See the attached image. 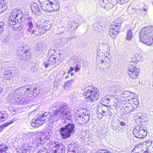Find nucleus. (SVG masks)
Returning <instances> with one entry per match:
<instances>
[{
  "label": "nucleus",
  "mask_w": 153,
  "mask_h": 153,
  "mask_svg": "<svg viewBox=\"0 0 153 153\" xmlns=\"http://www.w3.org/2000/svg\"><path fill=\"white\" fill-rule=\"evenodd\" d=\"M13 74H10L4 76V79L6 80H12V78H13Z\"/></svg>",
  "instance_id": "obj_38"
},
{
  "label": "nucleus",
  "mask_w": 153,
  "mask_h": 153,
  "mask_svg": "<svg viewBox=\"0 0 153 153\" xmlns=\"http://www.w3.org/2000/svg\"><path fill=\"white\" fill-rule=\"evenodd\" d=\"M57 58L56 57H51L48 59V62H51V64H52V62L54 60H56Z\"/></svg>",
  "instance_id": "obj_42"
},
{
  "label": "nucleus",
  "mask_w": 153,
  "mask_h": 153,
  "mask_svg": "<svg viewBox=\"0 0 153 153\" xmlns=\"http://www.w3.org/2000/svg\"><path fill=\"white\" fill-rule=\"evenodd\" d=\"M96 153H111L109 151L105 149L99 150L96 152Z\"/></svg>",
  "instance_id": "obj_40"
},
{
  "label": "nucleus",
  "mask_w": 153,
  "mask_h": 153,
  "mask_svg": "<svg viewBox=\"0 0 153 153\" xmlns=\"http://www.w3.org/2000/svg\"><path fill=\"white\" fill-rule=\"evenodd\" d=\"M51 62H48V60L46 62H44V65L45 66V68H47L50 65Z\"/></svg>",
  "instance_id": "obj_47"
},
{
  "label": "nucleus",
  "mask_w": 153,
  "mask_h": 153,
  "mask_svg": "<svg viewBox=\"0 0 153 153\" xmlns=\"http://www.w3.org/2000/svg\"><path fill=\"white\" fill-rule=\"evenodd\" d=\"M35 111H36L35 110L33 111L32 112H31V114H36V113H35Z\"/></svg>",
  "instance_id": "obj_64"
},
{
  "label": "nucleus",
  "mask_w": 153,
  "mask_h": 153,
  "mask_svg": "<svg viewBox=\"0 0 153 153\" xmlns=\"http://www.w3.org/2000/svg\"><path fill=\"white\" fill-rule=\"evenodd\" d=\"M99 90L96 88L90 86L84 90L83 95L85 96V102H91L97 100L99 97Z\"/></svg>",
  "instance_id": "obj_3"
},
{
  "label": "nucleus",
  "mask_w": 153,
  "mask_h": 153,
  "mask_svg": "<svg viewBox=\"0 0 153 153\" xmlns=\"http://www.w3.org/2000/svg\"><path fill=\"white\" fill-rule=\"evenodd\" d=\"M120 124L122 126H124L125 125V123L123 122H120Z\"/></svg>",
  "instance_id": "obj_62"
},
{
  "label": "nucleus",
  "mask_w": 153,
  "mask_h": 153,
  "mask_svg": "<svg viewBox=\"0 0 153 153\" xmlns=\"http://www.w3.org/2000/svg\"><path fill=\"white\" fill-rule=\"evenodd\" d=\"M128 99H129L126 98V99L124 100L121 99L120 102H119V101L117 102V103L114 104V105L116 107H118V106L119 105L121 107L123 108L122 106H124V107L126 106L127 105L129 104V102L127 101Z\"/></svg>",
  "instance_id": "obj_17"
},
{
  "label": "nucleus",
  "mask_w": 153,
  "mask_h": 153,
  "mask_svg": "<svg viewBox=\"0 0 153 153\" xmlns=\"http://www.w3.org/2000/svg\"><path fill=\"white\" fill-rule=\"evenodd\" d=\"M132 93H131L130 91H125L124 92L123 94V95L124 96L123 97V99L125 98H128V97H130L131 94H132Z\"/></svg>",
  "instance_id": "obj_32"
},
{
  "label": "nucleus",
  "mask_w": 153,
  "mask_h": 153,
  "mask_svg": "<svg viewBox=\"0 0 153 153\" xmlns=\"http://www.w3.org/2000/svg\"><path fill=\"white\" fill-rule=\"evenodd\" d=\"M51 136V135L49 132H46L41 136V138L42 139L43 141L50 139Z\"/></svg>",
  "instance_id": "obj_28"
},
{
  "label": "nucleus",
  "mask_w": 153,
  "mask_h": 153,
  "mask_svg": "<svg viewBox=\"0 0 153 153\" xmlns=\"http://www.w3.org/2000/svg\"><path fill=\"white\" fill-rule=\"evenodd\" d=\"M144 118V117L143 116L139 117L138 115H136L134 117V120L136 122L137 121L139 122V121H142V120H141L143 119Z\"/></svg>",
  "instance_id": "obj_37"
},
{
  "label": "nucleus",
  "mask_w": 153,
  "mask_h": 153,
  "mask_svg": "<svg viewBox=\"0 0 153 153\" xmlns=\"http://www.w3.org/2000/svg\"><path fill=\"white\" fill-rule=\"evenodd\" d=\"M140 70L134 65L130 64L128 65V73L130 77L134 79L137 77Z\"/></svg>",
  "instance_id": "obj_10"
},
{
  "label": "nucleus",
  "mask_w": 153,
  "mask_h": 153,
  "mask_svg": "<svg viewBox=\"0 0 153 153\" xmlns=\"http://www.w3.org/2000/svg\"><path fill=\"white\" fill-rule=\"evenodd\" d=\"M49 1V3L50 4V5L52 6V4H56V2H58L57 0H48Z\"/></svg>",
  "instance_id": "obj_43"
},
{
  "label": "nucleus",
  "mask_w": 153,
  "mask_h": 153,
  "mask_svg": "<svg viewBox=\"0 0 153 153\" xmlns=\"http://www.w3.org/2000/svg\"><path fill=\"white\" fill-rule=\"evenodd\" d=\"M78 111L79 112L81 111V114L83 115H88V112L87 111V109L85 108H79Z\"/></svg>",
  "instance_id": "obj_36"
},
{
  "label": "nucleus",
  "mask_w": 153,
  "mask_h": 153,
  "mask_svg": "<svg viewBox=\"0 0 153 153\" xmlns=\"http://www.w3.org/2000/svg\"><path fill=\"white\" fill-rule=\"evenodd\" d=\"M53 84L54 86H56V87L57 86V83L56 82H54Z\"/></svg>",
  "instance_id": "obj_63"
},
{
  "label": "nucleus",
  "mask_w": 153,
  "mask_h": 153,
  "mask_svg": "<svg viewBox=\"0 0 153 153\" xmlns=\"http://www.w3.org/2000/svg\"><path fill=\"white\" fill-rule=\"evenodd\" d=\"M93 25L94 30L97 32H100L102 30V27L99 24H94Z\"/></svg>",
  "instance_id": "obj_25"
},
{
  "label": "nucleus",
  "mask_w": 153,
  "mask_h": 153,
  "mask_svg": "<svg viewBox=\"0 0 153 153\" xmlns=\"http://www.w3.org/2000/svg\"><path fill=\"white\" fill-rule=\"evenodd\" d=\"M7 9V5H0V14L5 11Z\"/></svg>",
  "instance_id": "obj_34"
},
{
  "label": "nucleus",
  "mask_w": 153,
  "mask_h": 153,
  "mask_svg": "<svg viewBox=\"0 0 153 153\" xmlns=\"http://www.w3.org/2000/svg\"><path fill=\"white\" fill-rule=\"evenodd\" d=\"M30 89L29 88H27L26 89V91L24 92V94L25 95H27V91H29L30 90Z\"/></svg>",
  "instance_id": "obj_58"
},
{
  "label": "nucleus",
  "mask_w": 153,
  "mask_h": 153,
  "mask_svg": "<svg viewBox=\"0 0 153 153\" xmlns=\"http://www.w3.org/2000/svg\"><path fill=\"white\" fill-rule=\"evenodd\" d=\"M140 41L148 46L153 43V26L145 27L140 31Z\"/></svg>",
  "instance_id": "obj_2"
},
{
  "label": "nucleus",
  "mask_w": 153,
  "mask_h": 153,
  "mask_svg": "<svg viewBox=\"0 0 153 153\" xmlns=\"http://www.w3.org/2000/svg\"><path fill=\"white\" fill-rule=\"evenodd\" d=\"M134 29V28H131L130 30H128V31L127 36L126 37V39L128 40H130L133 36L132 35V31Z\"/></svg>",
  "instance_id": "obj_26"
},
{
  "label": "nucleus",
  "mask_w": 153,
  "mask_h": 153,
  "mask_svg": "<svg viewBox=\"0 0 153 153\" xmlns=\"http://www.w3.org/2000/svg\"><path fill=\"white\" fill-rule=\"evenodd\" d=\"M59 6L60 5L58 1L56 2V4H52V11L53 10L56 11L59 10Z\"/></svg>",
  "instance_id": "obj_33"
},
{
  "label": "nucleus",
  "mask_w": 153,
  "mask_h": 153,
  "mask_svg": "<svg viewBox=\"0 0 153 153\" xmlns=\"http://www.w3.org/2000/svg\"><path fill=\"white\" fill-rule=\"evenodd\" d=\"M147 129L144 126H140L139 130L135 128L133 130V134L137 138L142 139L145 137L147 134Z\"/></svg>",
  "instance_id": "obj_9"
},
{
  "label": "nucleus",
  "mask_w": 153,
  "mask_h": 153,
  "mask_svg": "<svg viewBox=\"0 0 153 153\" xmlns=\"http://www.w3.org/2000/svg\"><path fill=\"white\" fill-rule=\"evenodd\" d=\"M105 111L103 110V107H100L98 106L97 108V114H101L102 115L103 114H105Z\"/></svg>",
  "instance_id": "obj_31"
},
{
  "label": "nucleus",
  "mask_w": 153,
  "mask_h": 153,
  "mask_svg": "<svg viewBox=\"0 0 153 153\" xmlns=\"http://www.w3.org/2000/svg\"><path fill=\"white\" fill-rule=\"evenodd\" d=\"M17 20H15V21H8L9 25L11 27V28L13 29V30H18V26L19 23L17 22Z\"/></svg>",
  "instance_id": "obj_18"
},
{
  "label": "nucleus",
  "mask_w": 153,
  "mask_h": 153,
  "mask_svg": "<svg viewBox=\"0 0 153 153\" xmlns=\"http://www.w3.org/2000/svg\"><path fill=\"white\" fill-rule=\"evenodd\" d=\"M40 115L38 118H34L32 120V125L34 128H36L42 125L47 121L49 120L50 123L54 122L55 120L54 115Z\"/></svg>",
  "instance_id": "obj_5"
},
{
  "label": "nucleus",
  "mask_w": 153,
  "mask_h": 153,
  "mask_svg": "<svg viewBox=\"0 0 153 153\" xmlns=\"http://www.w3.org/2000/svg\"><path fill=\"white\" fill-rule=\"evenodd\" d=\"M117 2L121 4H124L128 1L129 0H117Z\"/></svg>",
  "instance_id": "obj_45"
},
{
  "label": "nucleus",
  "mask_w": 153,
  "mask_h": 153,
  "mask_svg": "<svg viewBox=\"0 0 153 153\" xmlns=\"http://www.w3.org/2000/svg\"><path fill=\"white\" fill-rule=\"evenodd\" d=\"M35 143H36L38 144H42V142L43 141L42 139L41 138V136H37L35 137H34L33 139Z\"/></svg>",
  "instance_id": "obj_27"
},
{
  "label": "nucleus",
  "mask_w": 153,
  "mask_h": 153,
  "mask_svg": "<svg viewBox=\"0 0 153 153\" xmlns=\"http://www.w3.org/2000/svg\"><path fill=\"white\" fill-rule=\"evenodd\" d=\"M73 82L74 80L73 79H71L65 83V86L69 87L72 85Z\"/></svg>",
  "instance_id": "obj_39"
},
{
  "label": "nucleus",
  "mask_w": 153,
  "mask_h": 153,
  "mask_svg": "<svg viewBox=\"0 0 153 153\" xmlns=\"http://www.w3.org/2000/svg\"><path fill=\"white\" fill-rule=\"evenodd\" d=\"M17 120L16 118H14L12 120H10V122L7 123H6L8 124V126L11 124V123H13L14 122L16 121Z\"/></svg>",
  "instance_id": "obj_46"
},
{
  "label": "nucleus",
  "mask_w": 153,
  "mask_h": 153,
  "mask_svg": "<svg viewBox=\"0 0 153 153\" xmlns=\"http://www.w3.org/2000/svg\"><path fill=\"white\" fill-rule=\"evenodd\" d=\"M4 26V22L0 21V29H2Z\"/></svg>",
  "instance_id": "obj_51"
},
{
  "label": "nucleus",
  "mask_w": 153,
  "mask_h": 153,
  "mask_svg": "<svg viewBox=\"0 0 153 153\" xmlns=\"http://www.w3.org/2000/svg\"><path fill=\"white\" fill-rule=\"evenodd\" d=\"M79 70V68L77 67V66H76L75 68V71L76 72H77Z\"/></svg>",
  "instance_id": "obj_60"
},
{
  "label": "nucleus",
  "mask_w": 153,
  "mask_h": 153,
  "mask_svg": "<svg viewBox=\"0 0 153 153\" xmlns=\"http://www.w3.org/2000/svg\"><path fill=\"white\" fill-rule=\"evenodd\" d=\"M110 99L109 98H103L101 101H100V103L102 105L105 106H108L107 105L110 102Z\"/></svg>",
  "instance_id": "obj_29"
},
{
  "label": "nucleus",
  "mask_w": 153,
  "mask_h": 153,
  "mask_svg": "<svg viewBox=\"0 0 153 153\" xmlns=\"http://www.w3.org/2000/svg\"><path fill=\"white\" fill-rule=\"evenodd\" d=\"M26 54L25 53L22 55V59L26 60V59H28V57H27V56L26 55Z\"/></svg>",
  "instance_id": "obj_50"
},
{
  "label": "nucleus",
  "mask_w": 153,
  "mask_h": 153,
  "mask_svg": "<svg viewBox=\"0 0 153 153\" xmlns=\"http://www.w3.org/2000/svg\"><path fill=\"white\" fill-rule=\"evenodd\" d=\"M131 99H128V101L129 102V105L132 107L133 109L137 108L139 105V102L136 98L134 97H130Z\"/></svg>",
  "instance_id": "obj_15"
},
{
  "label": "nucleus",
  "mask_w": 153,
  "mask_h": 153,
  "mask_svg": "<svg viewBox=\"0 0 153 153\" xmlns=\"http://www.w3.org/2000/svg\"><path fill=\"white\" fill-rule=\"evenodd\" d=\"M135 57L137 61L138 62H140L142 59V56L141 54L136 53L135 54Z\"/></svg>",
  "instance_id": "obj_35"
},
{
  "label": "nucleus",
  "mask_w": 153,
  "mask_h": 153,
  "mask_svg": "<svg viewBox=\"0 0 153 153\" xmlns=\"http://www.w3.org/2000/svg\"><path fill=\"white\" fill-rule=\"evenodd\" d=\"M17 96H19L18 98V101L20 104H26L31 101V98L27 95H21V94L20 93L18 95H17Z\"/></svg>",
  "instance_id": "obj_14"
},
{
  "label": "nucleus",
  "mask_w": 153,
  "mask_h": 153,
  "mask_svg": "<svg viewBox=\"0 0 153 153\" xmlns=\"http://www.w3.org/2000/svg\"><path fill=\"white\" fill-rule=\"evenodd\" d=\"M36 136H37L36 134L30 133L27 134H25L23 137L25 139L27 140L29 139L30 141H31L33 139L34 137H35Z\"/></svg>",
  "instance_id": "obj_20"
},
{
  "label": "nucleus",
  "mask_w": 153,
  "mask_h": 153,
  "mask_svg": "<svg viewBox=\"0 0 153 153\" xmlns=\"http://www.w3.org/2000/svg\"><path fill=\"white\" fill-rule=\"evenodd\" d=\"M53 110L54 115H68L70 114V110L66 103L64 102H57L54 105Z\"/></svg>",
  "instance_id": "obj_4"
},
{
  "label": "nucleus",
  "mask_w": 153,
  "mask_h": 153,
  "mask_svg": "<svg viewBox=\"0 0 153 153\" xmlns=\"http://www.w3.org/2000/svg\"><path fill=\"white\" fill-rule=\"evenodd\" d=\"M72 98H75L77 95V94L76 92H73L72 93Z\"/></svg>",
  "instance_id": "obj_55"
},
{
  "label": "nucleus",
  "mask_w": 153,
  "mask_h": 153,
  "mask_svg": "<svg viewBox=\"0 0 153 153\" xmlns=\"http://www.w3.org/2000/svg\"><path fill=\"white\" fill-rule=\"evenodd\" d=\"M143 153H153V151H151L149 150H146V151H143Z\"/></svg>",
  "instance_id": "obj_54"
},
{
  "label": "nucleus",
  "mask_w": 153,
  "mask_h": 153,
  "mask_svg": "<svg viewBox=\"0 0 153 153\" xmlns=\"http://www.w3.org/2000/svg\"><path fill=\"white\" fill-rule=\"evenodd\" d=\"M141 146V143L136 145L132 150V152H134L135 153H143V151L144 150H141L142 149Z\"/></svg>",
  "instance_id": "obj_19"
},
{
  "label": "nucleus",
  "mask_w": 153,
  "mask_h": 153,
  "mask_svg": "<svg viewBox=\"0 0 153 153\" xmlns=\"http://www.w3.org/2000/svg\"><path fill=\"white\" fill-rule=\"evenodd\" d=\"M102 46L98 48L97 50V54L100 53V51H101L102 53H107L109 50V46L107 43L103 44Z\"/></svg>",
  "instance_id": "obj_16"
},
{
  "label": "nucleus",
  "mask_w": 153,
  "mask_h": 153,
  "mask_svg": "<svg viewBox=\"0 0 153 153\" xmlns=\"http://www.w3.org/2000/svg\"><path fill=\"white\" fill-rule=\"evenodd\" d=\"M74 70V68L73 67H70V68L68 70V73L69 74L72 71Z\"/></svg>",
  "instance_id": "obj_59"
},
{
  "label": "nucleus",
  "mask_w": 153,
  "mask_h": 153,
  "mask_svg": "<svg viewBox=\"0 0 153 153\" xmlns=\"http://www.w3.org/2000/svg\"><path fill=\"white\" fill-rule=\"evenodd\" d=\"M23 17V14L22 12L19 9L15 8L13 9L12 10L11 14L8 21H15L19 20H21Z\"/></svg>",
  "instance_id": "obj_8"
},
{
  "label": "nucleus",
  "mask_w": 153,
  "mask_h": 153,
  "mask_svg": "<svg viewBox=\"0 0 153 153\" xmlns=\"http://www.w3.org/2000/svg\"><path fill=\"white\" fill-rule=\"evenodd\" d=\"M122 23V21L118 19L110 27L108 34L112 38L114 39L116 37L118 34L117 29L120 27Z\"/></svg>",
  "instance_id": "obj_7"
},
{
  "label": "nucleus",
  "mask_w": 153,
  "mask_h": 153,
  "mask_svg": "<svg viewBox=\"0 0 153 153\" xmlns=\"http://www.w3.org/2000/svg\"><path fill=\"white\" fill-rule=\"evenodd\" d=\"M12 73L11 72L10 70H6L4 74V76H6V75H7L10 74Z\"/></svg>",
  "instance_id": "obj_49"
},
{
  "label": "nucleus",
  "mask_w": 153,
  "mask_h": 153,
  "mask_svg": "<svg viewBox=\"0 0 153 153\" xmlns=\"http://www.w3.org/2000/svg\"><path fill=\"white\" fill-rule=\"evenodd\" d=\"M18 26V30H17L19 31V30H22L23 29V27L21 24L19 23V25Z\"/></svg>",
  "instance_id": "obj_52"
},
{
  "label": "nucleus",
  "mask_w": 153,
  "mask_h": 153,
  "mask_svg": "<svg viewBox=\"0 0 153 153\" xmlns=\"http://www.w3.org/2000/svg\"><path fill=\"white\" fill-rule=\"evenodd\" d=\"M114 0H100L99 4L103 8L106 10H109L112 8L115 4L114 2Z\"/></svg>",
  "instance_id": "obj_11"
},
{
  "label": "nucleus",
  "mask_w": 153,
  "mask_h": 153,
  "mask_svg": "<svg viewBox=\"0 0 153 153\" xmlns=\"http://www.w3.org/2000/svg\"><path fill=\"white\" fill-rule=\"evenodd\" d=\"M75 151L74 150L69 149L68 151V153H75Z\"/></svg>",
  "instance_id": "obj_56"
},
{
  "label": "nucleus",
  "mask_w": 153,
  "mask_h": 153,
  "mask_svg": "<svg viewBox=\"0 0 153 153\" xmlns=\"http://www.w3.org/2000/svg\"><path fill=\"white\" fill-rule=\"evenodd\" d=\"M142 7H140L139 8L136 9L135 10V11L136 12H137L139 11H143L145 12V14L147 13V10L148 9V7L146 6V4H143L142 5Z\"/></svg>",
  "instance_id": "obj_22"
},
{
  "label": "nucleus",
  "mask_w": 153,
  "mask_h": 153,
  "mask_svg": "<svg viewBox=\"0 0 153 153\" xmlns=\"http://www.w3.org/2000/svg\"><path fill=\"white\" fill-rule=\"evenodd\" d=\"M33 19L32 17H28L25 19V25L27 27L25 33L27 35L31 33V35L34 34L35 36H40L41 34L45 33L46 30L49 29L50 27L48 26L46 22L41 23L40 22L36 23V26L33 30Z\"/></svg>",
  "instance_id": "obj_1"
},
{
  "label": "nucleus",
  "mask_w": 153,
  "mask_h": 153,
  "mask_svg": "<svg viewBox=\"0 0 153 153\" xmlns=\"http://www.w3.org/2000/svg\"><path fill=\"white\" fill-rule=\"evenodd\" d=\"M0 5H7L6 4V1L5 0H1L0 1Z\"/></svg>",
  "instance_id": "obj_48"
},
{
  "label": "nucleus",
  "mask_w": 153,
  "mask_h": 153,
  "mask_svg": "<svg viewBox=\"0 0 153 153\" xmlns=\"http://www.w3.org/2000/svg\"><path fill=\"white\" fill-rule=\"evenodd\" d=\"M7 147L4 144L2 143L0 145V153H7Z\"/></svg>",
  "instance_id": "obj_24"
},
{
  "label": "nucleus",
  "mask_w": 153,
  "mask_h": 153,
  "mask_svg": "<svg viewBox=\"0 0 153 153\" xmlns=\"http://www.w3.org/2000/svg\"><path fill=\"white\" fill-rule=\"evenodd\" d=\"M52 65H53L55 67H56L58 65V63L56 61H55L52 64Z\"/></svg>",
  "instance_id": "obj_57"
},
{
  "label": "nucleus",
  "mask_w": 153,
  "mask_h": 153,
  "mask_svg": "<svg viewBox=\"0 0 153 153\" xmlns=\"http://www.w3.org/2000/svg\"><path fill=\"white\" fill-rule=\"evenodd\" d=\"M115 99H116V100H114V101H115V102H116V101H117V102H118V100H119V97H118V96H116V97H115Z\"/></svg>",
  "instance_id": "obj_61"
},
{
  "label": "nucleus",
  "mask_w": 153,
  "mask_h": 153,
  "mask_svg": "<svg viewBox=\"0 0 153 153\" xmlns=\"http://www.w3.org/2000/svg\"><path fill=\"white\" fill-rule=\"evenodd\" d=\"M38 153H48L47 151L45 149H44L43 150H40Z\"/></svg>",
  "instance_id": "obj_53"
},
{
  "label": "nucleus",
  "mask_w": 153,
  "mask_h": 153,
  "mask_svg": "<svg viewBox=\"0 0 153 153\" xmlns=\"http://www.w3.org/2000/svg\"><path fill=\"white\" fill-rule=\"evenodd\" d=\"M50 146L51 148L53 147L56 148L55 149L53 150L54 151V153H65V152L64 146L61 143H59L57 142H52Z\"/></svg>",
  "instance_id": "obj_12"
},
{
  "label": "nucleus",
  "mask_w": 153,
  "mask_h": 153,
  "mask_svg": "<svg viewBox=\"0 0 153 153\" xmlns=\"http://www.w3.org/2000/svg\"><path fill=\"white\" fill-rule=\"evenodd\" d=\"M123 108H124L125 114H128L130 112H131L133 110V109L130 105H128L126 106H122Z\"/></svg>",
  "instance_id": "obj_23"
},
{
  "label": "nucleus",
  "mask_w": 153,
  "mask_h": 153,
  "mask_svg": "<svg viewBox=\"0 0 153 153\" xmlns=\"http://www.w3.org/2000/svg\"><path fill=\"white\" fill-rule=\"evenodd\" d=\"M39 1L43 10L46 12L52 11V6L49 4V1L48 0H39Z\"/></svg>",
  "instance_id": "obj_13"
},
{
  "label": "nucleus",
  "mask_w": 153,
  "mask_h": 153,
  "mask_svg": "<svg viewBox=\"0 0 153 153\" xmlns=\"http://www.w3.org/2000/svg\"><path fill=\"white\" fill-rule=\"evenodd\" d=\"M31 9L32 12L35 14H36L39 12V9L37 4L34 3L31 7Z\"/></svg>",
  "instance_id": "obj_21"
},
{
  "label": "nucleus",
  "mask_w": 153,
  "mask_h": 153,
  "mask_svg": "<svg viewBox=\"0 0 153 153\" xmlns=\"http://www.w3.org/2000/svg\"><path fill=\"white\" fill-rule=\"evenodd\" d=\"M75 126L72 123H68L64 127L60 128V131L61 135L63 139L69 138L72 133L74 132Z\"/></svg>",
  "instance_id": "obj_6"
},
{
  "label": "nucleus",
  "mask_w": 153,
  "mask_h": 153,
  "mask_svg": "<svg viewBox=\"0 0 153 153\" xmlns=\"http://www.w3.org/2000/svg\"><path fill=\"white\" fill-rule=\"evenodd\" d=\"M140 51V48L139 47H138L136 45L134 46L133 51L134 53H137Z\"/></svg>",
  "instance_id": "obj_44"
},
{
  "label": "nucleus",
  "mask_w": 153,
  "mask_h": 153,
  "mask_svg": "<svg viewBox=\"0 0 153 153\" xmlns=\"http://www.w3.org/2000/svg\"><path fill=\"white\" fill-rule=\"evenodd\" d=\"M7 124L6 123H5L0 126V133H1L6 127L8 126Z\"/></svg>",
  "instance_id": "obj_41"
},
{
  "label": "nucleus",
  "mask_w": 153,
  "mask_h": 153,
  "mask_svg": "<svg viewBox=\"0 0 153 153\" xmlns=\"http://www.w3.org/2000/svg\"><path fill=\"white\" fill-rule=\"evenodd\" d=\"M78 26V23L75 21H73L71 22L69 27L71 28H73V29L74 30L76 29Z\"/></svg>",
  "instance_id": "obj_30"
}]
</instances>
